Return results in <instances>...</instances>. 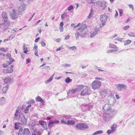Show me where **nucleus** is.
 <instances>
[{"instance_id": "obj_36", "label": "nucleus", "mask_w": 135, "mask_h": 135, "mask_svg": "<svg viewBox=\"0 0 135 135\" xmlns=\"http://www.w3.org/2000/svg\"><path fill=\"white\" fill-rule=\"evenodd\" d=\"M100 30L99 28H97V27H95L94 30V31L95 33L97 34L98 32L100 31Z\"/></svg>"}, {"instance_id": "obj_34", "label": "nucleus", "mask_w": 135, "mask_h": 135, "mask_svg": "<svg viewBox=\"0 0 135 135\" xmlns=\"http://www.w3.org/2000/svg\"><path fill=\"white\" fill-rule=\"evenodd\" d=\"M90 37H93L96 34L94 31L90 32Z\"/></svg>"}, {"instance_id": "obj_28", "label": "nucleus", "mask_w": 135, "mask_h": 135, "mask_svg": "<svg viewBox=\"0 0 135 135\" xmlns=\"http://www.w3.org/2000/svg\"><path fill=\"white\" fill-rule=\"evenodd\" d=\"M103 131L102 130L98 131L93 133L92 135H95L97 134H101L103 133Z\"/></svg>"}, {"instance_id": "obj_14", "label": "nucleus", "mask_w": 135, "mask_h": 135, "mask_svg": "<svg viewBox=\"0 0 135 135\" xmlns=\"http://www.w3.org/2000/svg\"><path fill=\"white\" fill-rule=\"evenodd\" d=\"M6 56L9 60L7 61V62H8L9 63V64H12L14 61V60L11 57L10 54H6Z\"/></svg>"}, {"instance_id": "obj_49", "label": "nucleus", "mask_w": 135, "mask_h": 135, "mask_svg": "<svg viewBox=\"0 0 135 135\" xmlns=\"http://www.w3.org/2000/svg\"><path fill=\"white\" fill-rule=\"evenodd\" d=\"M94 0H86V1H87L88 3L91 4L93 3V1Z\"/></svg>"}, {"instance_id": "obj_10", "label": "nucleus", "mask_w": 135, "mask_h": 135, "mask_svg": "<svg viewBox=\"0 0 135 135\" xmlns=\"http://www.w3.org/2000/svg\"><path fill=\"white\" fill-rule=\"evenodd\" d=\"M107 16L105 14H104L101 16L100 20L102 23V25L103 26H104L105 25V22L107 20Z\"/></svg>"}, {"instance_id": "obj_64", "label": "nucleus", "mask_w": 135, "mask_h": 135, "mask_svg": "<svg viewBox=\"0 0 135 135\" xmlns=\"http://www.w3.org/2000/svg\"><path fill=\"white\" fill-rule=\"evenodd\" d=\"M41 46L43 47L45 46L46 45V43L44 42H41Z\"/></svg>"}, {"instance_id": "obj_52", "label": "nucleus", "mask_w": 135, "mask_h": 135, "mask_svg": "<svg viewBox=\"0 0 135 135\" xmlns=\"http://www.w3.org/2000/svg\"><path fill=\"white\" fill-rule=\"evenodd\" d=\"M20 109L19 108H18L16 110L15 113L20 114Z\"/></svg>"}, {"instance_id": "obj_5", "label": "nucleus", "mask_w": 135, "mask_h": 135, "mask_svg": "<svg viewBox=\"0 0 135 135\" xmlns=\"http://www.w3.org/2000/svg\"><path fill=\"white\" fill-rule=\"evenodd\" d=\"M76 127L78 129L81 130H83L89 128L88 126L84 123H78L76 124Z\"/></svg>"}, {"instance_id": "obj_6", "label": "nucleus", "mask_w": 135, "mask_h": 135, "mask_svg": "<svg viewBox=\"0 0 135 135\" xmlns=\"http://www.w3.org/2000/svg\"><path fill=\"white\" fill-rule=\"evenodd\" d=\"M101 85V83L100 81L97 80L94 81L92 83L91 86L93 89H97L99 88Z\"/></svg>"}, {"instance_id": "obj_33", "label": "nucleus", "mask_w": 135, "mask_h": 135, "mask_svg": "<svg viewBox=\"0 0 135 135\" xmlns=\"http://www.w3.org/2000/svg\"><path fill=\"white\" fill-rule=\"evenodd\" d=\"M106 90H102L100 91V93L101 95L103 96H105V95L106 94Z\"/></svg>"}, {"instance_id": "obj_13", "label": "nucleus", "mask_w": 135, "mask_h": 135, "mask_svg": "<svg viewBox=\"0 0 135 135\" xmlns=\"http://www.w3.org/2000/svg\"><path fill=\"white\" fill-rule=\"evenodd\" d=\"M26 5L23 4L19 7L18 12H19L20 14V13H21L22 12L24 11L26 8Z\"/></svg>"}, {"instance_id": "obj_15", "label": "nucleus", "mask_w": 135, "mask_h": 135, "mask_svg": "<svg viewBox=\"0 0 135 135\" xmlns=\"http://www.w3.org/2000/svg\"><path fill=\"white\" fill-rule=\"evenodd\" d=\"M70 118V117L68 116H65L62 119L61 121V123L65 124V123H66L67 120L69 119Z\"/></svg>"}, {"instance_id": "obj_17", "label": "nucleus", "mask_w": 135, "mask_h": 135, "mask_svg": "<svg viewBox=\"0 0 135 135\" xmlns=\"http://www.w3.org/2000/svg\"><path fill=\"white\" fill-rule=\"evenodd\" d=\"M11 79L9 76H7L3 80L4 84L9 83L11 82Z\"/></svg>"}, {"instance_id": "obj_2", "label": "nucleus", "mask_w": 135, "mask_h": 135, "mask_svg": "<svg viewBox=\"0 0 135 135\" xmlns=\"http://www.w3.org/2000/svg\"><path fill=\"white\" fill-rule=\"evenodd\" d=\"M2 16L3 19V23H0V28L4 31L8 30L10 25V22L8 19L7 13L4 12H3Z\"/></svg>"}, {"instance_id": "obj_12", "label": "nucleus", "mask_w": 135, "mask_h": 135, "mask_svg": "<svg viewBox=\"0 0 135 135\" xmlns=\"http://www.w3.org/2000/svg\"><path fill=\"white\" fill-rule=\"evenodd\" d=\"M20 119L23 125H25L26 124L27 119L25 118L23 115L22 114V116Z\"/></svg>"}, {"instance_id": "obj_61", "label": "nucleus", "mask_w": 135, "mask_h": 135, "mask_svg": "<svg viewBox=\"0 0 135 135\" xmlns=\"http://www.w3.org/2000/svg\"><path fill=\"white\" fill-rule=\"evenodd\" d=\"M0 100L1 101V102H4L5 100V99L4 97H3L1 98Z\"/></svg>"}, {"instance_id": "obj_11", "label": "nucleus", "mask_w": 135, "mask_h": 135, "mask_svg": "<svg viewBox=\"0 0 135 135\" xmlns=\"http://www.w3.org/2000/svg\"><path fill=\"white\" fill-rule=\"evenodd\" d=\"M18 13L17 11H16L15 10H13L12 13L10 15L11 17L14 20L16 18L18 17Z\"/></svg>"}, {"instance_id": "obj_56", "label": "nucleus", "mask_w": 135, "mask_h": 135, "mask_svg": "<svg viewBox=\"0 0 135 135\" xmlns=\"http://www.w3.org/2000/svg\"><path fill=\"white\" fill-rule=\"evenodd\" d=\"M41 132L39 131H38L36 132V134L37 135H41Z\"/></svg>"}, {"instance_id": "obj_39", "label": "nucleus", "mask_w": 135, "mask_h": 135, "mask_svg": "<svg viewBox=\"0 0 135 135\" xmlns=\"http://www.w3.org/2000/svg\"><path fill=\"white\" fill-rule=\"evenodd\" d=\"M109 47L113 48H117L116 46L115 45L110 43L109 44Z\"/></svg>"}, {"instance_id": "obj_7", "label": "nucleus", "mask_w": 135, "mask_h": 135, "mask_svg": "<svg viewBox=\"0 0 135 135\" xmlns=\"http://www.w3.org/2000/svg\"><path fill=\"white\" fill-rule=\"evenodd\" d=\"M116 99L112 94H110L108 97V102L109 104L114 105L116 103Z\"/></svg>"}, {"instance_id": "obj_45", "label": "nucleus", "mask_w": 135, "mask_h": 135, "mask_svg": "<svg viewBox=\"0 0 135 135\" xmlns=\"http://www.w3.org/2000/svg\"><path fill=\"white\" fill-rule=\"evenodd\" d=\"M124 40L123 38H122L119 37H117V38L116 40L119 41H120L121 42L123 41V40Z\"/></svg>"}, {"instance_id": "obj_9", "label": "nucleus", "mask_w": 135, "mask_h": 135, "mask_svg": "<svg viewBox=\"0 0 135 135\" xmlns=\"http://www.w3.org/2000/svg\"><path fill=\"white\" fill-rule=\"evenodd\" d=\"M116 87L119 91L124 90L127 88V86L125 85L121 84H117L116 85Z\"/></svg>"}, {"instance_id": "obj_50", "label": "nucleus", "mask_w": 135, "mask_h": 135, "mask_svg": "<svg viewBox=\"0 0 135 135\" xmlns=\"http://www.w3.org/2000/svg\"><path fill=\"white\" fill-rule=\"evenodd\" d=\"M69 49H71L74 50L76 49V47L75 46H73L71 47H69Z\"/></svg>"}, {"instance_id": "obj_16", "label": "nucleus", "mask_w": 135, "mask_h": 135, "mask_svg": "<svg viewBox=\"0 0 135 135\" xmlns=\"http://www.w3.org/2000/svg\"><path fill=\"white\" fill-rule=\"evenodd\" d=\"M13 66L12 65H11L10 67H9L7 68V69L6 70V72L5 71L4 72L6 73H12L13 71Z\"/></svg>"}, {"instance_id": "obj_27", "label": "nucleus", "mask_w": 135, "mask_h": 135, "mask_svg": "<svg viewBox=\"0 0 135 135\" xmlns=\"http://www.w3.org/2000/svg\"><path fill=\"white\" fill-rule=\"evenodd\" d=\"M54 74L52 76H51L50 78L47 81H45V83L46 84H47L48 83L50 82L53 79V77L54 76Z\"/></svg>"}, {"instance_id": "obj_1", "label": "nucleus", "mask_w": 135, "mask_h": 135, "mask_svg": "<svg viewBox=\"0 0 135 135\" xmlns=\"http://www.w3.org/2000/svg\"><path fill=\"white\" fill-rule=\"evenodd\" d=\"M108 105L105 104V105L103 107V109L104 110H106V111L108 113H105L104 114L103 116V119L106 122H109L110 121L111 119L110 114L109 113H115L116 111L115 110H112L110 106L108 107Z\"/></svg>"}, {"instance_id": "obj_55", "label": "nucleus", "mask_w": 135, "mask_h": 135, "mask_svg": "<svg viewBox=\"0 0 135 135\" xmlns=\"http://www.w3.org/2000/svg\"><path fill=\"white\" fill-rule=\"evenodd\" d=\"M28 103H35L34 100L33 99H32L31 100L28 102Z\"/></svg>"}, {"instance_id": "obj_44", "label": "nucleus", "mask_w": 135, "mask_h": 135, "mask_svg": "<svg viewBox=\"0 0 135 135\" xmlns=\"http://www.w3.org/2000/svg\"><path fill=\"white\" fill-rule=\"evenodd\" d=\"M130 27L128 25L126 26H125L123 28V29L124 30H126L128 29Z\"/></svg>"}, {"instance_id": "obj_54", "label": "nucleus", "mask_w": 135, "mask_h": 135, "mask_svg": "<svg viewBox=\"0 0 135 135\" xmlns=\"http://www.w3.org/2000/svg\"><path fill=\"white\" fill-rule=\"evenodd\" d=\"M63 66L65 67H69L70 66V65L67 64H64Z\"/></svg>"}, {"instance_id": "obj_46", "label": "nucleus", "mask_w": 135, "mask_h": 135, "mask_svg": "<svg viewBox=\"0 0 135 135\" xmlns=\"http://www.w3.org/2000/svg\"><path fill=\"white\" fill-rule=\"evenodd\" d=\"M74 8L73 6L72 5H71L69 6L68 8V11H70Z\"/></svg>"}, {"instance_id": "obj_25", "label": "nucleus", "mask_w": 135, "mask_h": 135, "mask_svg": "<svg viewBox=\"0 0 135 135\" xmlns=\"http://www.w3.org/2000/svg\"><path fill=\"white\" fill-rule=\"evenodd\" d=\"M93 13L94 12L93 11V9H91L90 12L89 13V16H88V18H90L91 17L93 16Z\"/></svg>"}, {"instance_id": "obj_48", "label": "nucleus", "mask_w": 135, "mask_h": 135, "mask_svg": "<svg viewBox=\"0 0 135 135\" xmlns=\"http://www.w3.org/2000/svg\"><path fill=\"white\" fill-rule=\"evenodd\" d=\"M29 110V109L28 108L26 107V108L24 109V112L25 113L27 114L28 113Z\"/></svg>"}, {"instance_id": "obj_32", "label": "nucleus", "mask_w": 135, "mask_h": 135, "mask_svg": "<svg viewBox=\"0 0 135 135\" xmlns=\"http://www.w3.org/2000/svg\"><path fill=\"white\" fill-rule=\"evenodd\" d=\"M72 81V80L71 79H70L69 77L65 79V81L66 83H70Z\"/></svg>"}, {"instance_id": "obj_35", "label": "nucleus", "mask_w": 135, "mask_h": 135, "mask_svg": "<svg viewBox=\"0 0 135 135\" xmlns=\"http://www.w3.org/2000/svg\"><path fill=\"white\" fill-rule=\"evenodd\" d=\"M128 35L131 37H135V33L133 32H130L128 33Z\"/></svg>"}, {"instance_id": "obj_8", "label": "nucleus", "mask_w": 135, "mask_h": 135, "mask_svg": "<svg viewBox=\"0 0 135 135\" xmlns=\"http://www.w3.org/2000/svg\"><path fill=\"white\" fill-rule=\"evenodd\" d=\"M91 92V90L88 87H86L81 91L80 95L82 96L89 95Z\"/></svg>"}, {"instance_id": "obj_57", "label": "nucleus", "mask_w": 135, "mask_h": 135, "mask_svg": "<svg viewBox=\"0 0 135 135\" xmlns=\"http://www.w3.org/2000/svg\"><path fill=\"white\" fill-rule=\"evenodd\" d=\"M61 40V39L60 38H57L55 40V41L57 42H59Z\"/></svg>"}, {"instance_id": "obj_22", "label": "nucleus", "mask_w": 135, "mask_h": 135, "mask_svg": "<svg viewBox=\"0 0 135 135\" xmlns=\"http://www.w3.org/2000/svg\"><path fill=\"white\" fill-rule=\"evenodd\" d=\"M75 123V121L73 120H67L66 123H65V124H67L68 125H73Z\"/></svg>"}, {"instance_id": "obj_31", "label": "nucleus", "mask_w": 135, "mask_h": 135, "mask_svg": "<svg viewBox=\"0 0 135 135\" xmlns=\"http://www.w3.org/2000/svg\"><path fill=\"white\" fill-rule=\"evenodd\" d=\"M131 42V40H128L124 42V46L128 45L130 44Z\"/></svg>"}, {"instance_id": "obj_20", "label": "nucleus", "mask_w": 135, "mask_h": 135, "mask_svg": "<svg viewBox=\"0 0 135 135\" xmlns=\"http://www.w3.org/2000/svg\"><path fill=\"white\" fill-rule=\"evenodd\" d=\"M78 90V89L76 88L74 89H72L69 90V91L67 93L68 95H69L70 93L74 94Z\"/></svg>"}, {"instance_id": "obj_4", "label": "nucleus", "mask_w": 135, "mask_h": 135, "mask_svg": "<svg viewBox=\"0 0 135 135\" xmlns=\"http://www.w3.org/2000/svg\"><path fill=\"white\" fill-rule=\"evenodd\" d=\"M18 135H31V133L29 129L22 127L19 128Z\"/></svg>"}, {"instance_id": "obj_53", "label": "nucleus", "mask_w": 135, "mask_h": 135, "mask_svg": "<svg viewBox=\"0 0 135 135\" xmlns=\"http://www.w3.org/2000/svg\"><path fill=\"white\" fill-rule=\"evenodd\" d=\"M2 51L4 52H6V51L5 50L4 48H0V51Z\"/></svg>"}, {"instance_id": "obj_21", "label": "nucleus", "mask_w": 135, "mask_h": 135, "mask_svg": "<svg viewBox=\"0 0 135 135\" xmlns=\"http://www.w3.org/2000/svg\"><path fill=\"white\" fill-rule=\"evenodd\" d=\"M117 127V125L116 124H113L111 128L112 130L115 132L116 131V129Z\"/></svg>"}, {"instance_id": "obj_38", "label": "nucleus", "mask_w": 135, "mask_h": 135, "mask_svg": "<svg viewBox=\"0 0 135 135\" xmlns=\"http://www.w3.org/2000/svg\"><path fill=\"white\" fill-rule=\"evenodd\" d=\"M54 125V124L52 121L49 122L48 124V126L49 128H51Z\"/></svg>"}, {"instance_id": "obj_37", "label": "nucleus", "mask_w": 135, "mask_h": 135, "mask_svg": "<svg viewBox=\"0 0 135 135\" xmlns=\"http://www.w3.org/2000/svg\"><path fill=\"white\" fill-rule=\"evenodd\" d=\"M15 34H11L8 37V40H12V39H13V38L15 37Z\"/></svg>"}, {"instance_id": "obj_42", "label": "nucleus", "mask_w": 135, "mask_h": 135, "mask_svg": "<svg viewBox=\"0 0 135 135\" xmlns=\"http://www.w3.org/2000/svg\"><path fill=\"white\" fill-rule=\"evenodd\" d=\"M107 133L108 135L110 134L111 133H113L114 132L112 130L110 129L108 130L107 132Z\"/></svg>"}, {"instance_id": "obj_41", "label": "nucleus", "mask_w": 135, "mask_h": 135, "mask_svg": "<svg viewBox=\"0 0 135 135\" xmlns=\"http://www.w3.org/2000/svg\"><path fill=\"white\" fill-rule=\"evenodd\" d=\"M9 63L7 62L6 64H3L2 65V66L4 68H6L9 65Z\"/></svg>"}, {"instance_id": "obj_47", "label": "nucleus", "mask_w": 135, "mask_h": 135, "mask_svg": "<svg viewBox=\"0 0 135 135\" xmlns=\"http://www.w3.org/2000/svg\"><path fill=\"white\" fill-rule=\"evenodd\" d=\"M84 87V86L83 85H79L78 86V88H77L78 89H83V87Z\"/></svg>"}, {"instance_id": "obj_43", "label": "nucleus", "mask_w": 135, "mask_h": 135, "mask_svg": "<svg viewBox=\"0 0 135 135\" xmlns=\"http://www.w3.org/2000/svg\"><path fill=\"white\" fill-rule=\"evenodd\" d=\"M119 16H122L123 13V10L122 9H119Z\"/></svg>"}, {"instance_id": "obj_40", "label": "nucleus", "mask_w": 135, "mask_h": 135, "mask_svg": "<svg viewBox=\"0 0 135 135\" xmlns=\"http://www.w3.org/2000/svg\"><path fill=\"white\" fill-rule=\"evenodd\" d=\"M97 3L99 6L102 7L103 3L101 1H98L97 2Z\"/></svg>"}, {"instance_id": "obj_30", "label": "nucleus", "mask_w": 135, "mask_h": 135, "mask_svg": "<svg viewBox=\"0 0 135 135\" xmlns=\"http://www.w3.org/2000/svg\"><path fill=\"white\" fill-rule=\"evenodd\" d=\"M68 16L67 15V13L66 12H64L63 14L61 15V18L62 19H63L65 18L66 17Z\"/></svg>"}, {"instance_id": "obj_18", "label": "nucleus", "mask_w": 135, "mask_h": 135, "mask_svg": "<svg viewBox=\"0 0 135 135\" xmlns=\"http://www.w3.org/2000/svg\"><path fill=\"white\" fill-rule=\"evenodd\" d=\"M38 123L41 125L42 126L44 129H46V122L41 120L39 121Z\"/></svg>"}, {"instance_id": "obj_26", "label": "nucleus", "mask_w": 135, "mask_h": 135, "mask_svg": "<svg viewBox=\"0 0 135 135\" xmlns=\"http://www.w3.org/2000/svg\"><path fill=\"white\" fill-rule=\"evenodd\" d=\"M54 74L52 76H51L50 78L47 81H45V83L46 84H47L48 83L50 82L53 79V77L54 76Z\"/></svg>"}, {"instance_id": "obj_29", "label": "nucleus", "mask_w": 135, "mask_h": 135, "mask_svg": "<svg viewBox=\"0 0 135 135\" xmlns=\"http://www.w3.org/2000/svg\"><path fill=\"white\" fill-rule=\"evenodd\" d=\"M19 124L18 123L16 122L15 124V130H18L19 128Z\"/></svg>"}, {"instance_id": "obj_51", "label": "nucleus", "mask_w": 135, "mask_h": 135, "mask_svg": "<svg viewBox=\"0 0 135 135\" xmlns=\"http://www.w3.org/2000/svg\"><path fill=\"white\" fill-rule=\"evenodd\" d=\"M53 123L54 124H57L59 122V121L58 120L52 121Z\"/></svg>"}, {"instance_id": "obj_59", "label": "nucleus", "mask_w": 135, "mask_h": 135, "mask_svg": "<svg viewBox=\"0 0 135 135\" xmlns=\"http://www.w3.org/2000/svg\"><path fill=\"white\" fill-rule=\"evenodd\" d=\"M25 46V45H24L23 47V49L24 50H27V48Z\"/></svg>"}, {"instance_id": "obj_63", "label": "nucleus", "mask_w": 135, "mask_h": 135, "mask_svg": "<svg viewBox=\"0 0 135 135\" xmlns=\"http://www.w3.org/2000/svg\"><path fill=\"white\" fill-rule=\"evenodd\" d=\"M129 7L131 8L132 9H133V6L131 4H129Z\"/></svg>"}, {"instance_id": "obj_60", "label": "nucleus", "mask_w": 135, "mask_h": 135, "mask_svg": "<svg viewBox=\"0 0 135 135\" xmlns=\"http://www.w3.org/2000/svg\"><path fill=\"white\" fill-rule=\"evenodd\" d=\"M37 52H38V51L37 50H35V52L34 54L35 55H36L38 57H39V56L37 54Z\"/></svg>"}, {"instance_id": "obj_3", "label": "nucleus", "mask_w": 135, "mask_h": 135, "mask_svg": "<svg viewBox=\"0 0 135 135\" xmlns=\"http://www.w3.org/2000/svg\"><path fill=\"white\" fill-rule=\"evenodd\" d=\"M87 27L86 25L83 24L80 28L78 29L75 34L76 39L79 38V36L84 37L85 36L87 33V30L86 29Z\"/></svg>"}, {"instance_id": "obj_19", "label": "nucleus", "mask_w": 135, "mask_h": 135, "mask_svg": "<svg viewBox=\"0 0 135 135\" xmlns=\"http://www.w3.org/2000/svg\"><path fill=\"white\" fill-rule=\"evenodd\" d=\"M22 116V114H20L15 113L13 118L16 120H19Z\"/></svg>"}, {"instance_id": "obj_24", "label": "nucleus", "mask_w": 135, "mask_h": 135, "mask_svg": "<svg viewBox=\"0 0 135 135\" xmlns=\"http://www.w3.org/2000/svg\"><path fill=\"white\" fill-rule=\"evenodd\" d=\"M9 87H8V85H7L3 87L2 89V90L3 93L6 94L7 90H8Z\"/></svg>"}, {"instance_id": "obj_58", "label": "nucleus", "mask_w": 135, "mask_h": 135, "mask_svg": "<svg viewBox=\"0 0 135 135\" xmlns=\"http://www.w3.org/2000/svg\"><path fill=\"white\" fill-rule=\"evenodd\" d=\"M70 37V35H67V36L65 37V39L66 40H68L69 38Z\"/></svg>"}, {"instance_id": "obj_62", "label": "nucleus", "mask_w": 135, "mask_h": 135, "mask_svg": "<svg viewBox=\"0 0 135 135\" xmlns=\"http://www.w3.org/2000/svg\"><path fill=\"white\" fill-rule=\"evenodd\" d=\"M44 68L48 70H50V67L49 66H46L44 67Z\"/></svg>"}, {"instance_id": "obj_23", "label": "nucleus", "mask_w": 135, "mask_h": 135, "mask_svg": "<svg viewBox=\"0 0 135 135\" xmlns=\"http://www.w3.org/2000/svg\"><path fill=\"white\" fill-rule=\"evenodd\" d=\"M35 99L36 101L40 102L42 103H43L44 102V101L39 96H37L36 97Z\"/></svg>"}]
</instances>
